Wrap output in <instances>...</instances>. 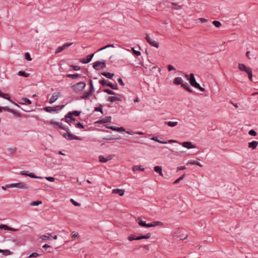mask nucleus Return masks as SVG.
<instances>
[{
	"label": "nucleus",
	"instance_id": "obj_1",
	"mask_svg": "<svg viewBox=\"0 0 258 258\" xmlns=\"http://www.w3.org/2000/svg\"><path fill=\"white\" fill-rule=\"evenodd\" d=\"M58 127L59 128L66 131L67 133H65L63 135V137H64L68 140H81L79 137L76 136L73 134H72L68 127H66V126H63L61 123H60Z\"/></svg>",
	"mask_w": 258,
	"mask_h": 258
},
{
	"label": "nucleus",
	"instance_id": "obj_2",
	"mask_svg": "<svg viewBox=\"0 0 258 258\" xmlns=\"http://www.w3.org/2000/svg\"><path fill=\"white\" fill-rule=\"evenodd\" d=\"M86 86V84L85 82H80L73 85L72 87L75 92L79 93L84 89Z\"/></svg>",
	"mask_w": 258,
	"mask_h": 258
},
{
	"label": "nucleus",
	"instance_id": "obj_3",
	"mask_svg": "<svg viewBox=\"0 0 258 258\" xmlns=\"http://www.w3.org/2000/svg\"><path fill=\"white\" fill-rule=\"evenodd\" d=\"M238 69L241 71H244L247 73L248 78L250 81L252 80V70L250 68L247 67L244 64L239 63Z\"/></svg>",
	"mask_w": 258,
	"mask_h": 258
},
{
	"label": "nucleus",
	"instance_id": "obj_4",
	"mask_svg": "<svg viewBox=\"0 0 258 258\" xmlns=\"http://www.w3.org/2000/svg\"><path fill=\"white\" fill-rule=\"evenodd\" d=\"M152 140L155 141L156 142L163 144H166L168 143H178L176 140H169L167 141H165L162 138L159 137V136H157L156 137H153L150 139Z\"/></svg>",
	"mask_w": 258,
	"mask_h": 258
},
{
	"label": "nucleus",
	"instance_id": "obj_5",
	"mask_svg": "<svg viewBox=\"0 0 258 258\" xmlns=\"http://www.w3.org/2000/svg\"><path fill=\"white\" fill-rule=\"evenodd\" d=\"M7 188H14L16 187L20 189H27L28 186L24 182H18L15 183L8 184L6 185Z\"/></svg>",
	"mask_w": 258,
	"mask_h": 258
},
{
	"label": "nucleus",
	"instance_id": "obj_6",
	"mask_svg": "<svg viewBox=\"0 0 258 258\" xmlns=\"http://www.w3.org/2000/svg\"><path fill=\"white\" fill-rule=\"evenodd\" d=\"M64 107V105H56L54 107L47 106L44 108V110L47 112H52V111L57 112L62 109Z\"/></svg>",
	"mask_w": 258,
	"mask_h": 258
},
{
	"label": "nucleus",
	"instance_id": "obj_7",
	"mask_svg": "<svg viewBox=\"0 0 258 258\" xmlns=\"http://www.w3.org/2000/svg\"><path fill=\"white\" fill-rule=\"evenodd\" d=\"M93 68L97 71L103 69L106 67L105 63L104 61H96L93 63Z\"/></svg>",
	"mask_w": 258,
	"mask_h": 258
},
{
	"label": "nucleus",
	"instance_id": "obj_8",
	"mask_svg": "<svg viewBox=\"0 0 258 258\" xmlns=\"http://www.w3.org/2000/svg\"><path fill=\"white\" fill-rule=\"evenodd\" d=\"M168 4L171 5V6H169V5H167V7L169 8H171L172 10H179L182 8L183 5H178V4L176 3L173 2H170L168 3Z\"/></svg>",
	"mask_w": 258,
	"mask_h": 258
},
{
	"label": "nucleus",
	"instance_id": "obj_9",
	"mask_svg": "<svg viewBox=\"0 0 258 258\" xmlns=\"http://www.w3.org/2000/svg\"><path fill=\"white\" fill-rule=\"evenodd\" d=\"M145 38H146L147 41L148 42V43L150 45H151L152 46H154L157 48L159 47V44L158 42L155 40H152L148 34H146V36Z\"/></svg>",
	"mask_w": 258,
	"mask_h": 258
},
{
	"label": "nucleus",
	"instance_id": "obj_10",
	"mask_svg": "<svg viewBox=\"0 0 258 258\" xmlns=\"http://www.w3.org/2000/svg\"><path fill=\"white\" fill-rule=\"evenodd\" d=\"M189 81L190 84L194 87L197 88L199 87V84L196 82V79L194 74H190L189 75Z\"/></svg>",
	"mask_w": 258,
	"mask_h": 258
},
{
	"label": "nucleus",
	"instance_id": "obj_11",
	"mask_svg": "<svg viewBox=\"0 0 258 258\" xmlns=\"http://www.w3.org/2000/svg\"><path fill=\"white\" fill-rule=\"evenodd\" d=\"M114 155H109L106 157H104L103 155H99L98 157L99 162L101 163H106L107 161L111 160L113 159Z\"/></svg>",
	"mask_w": 258,
	"mask_h": 258
},
{
	"label": "nucleus",
	"instance_id": "obj_12",
	"mask_svg": "<svg viewBox=\"0 0 258 258\" xmlns=\"http://www.w3.org/2000/svg\"><path fill=\"white\" fill-rule=\"evenodd\" d=\"M73 44L72 42L71 43H66L63 44L62 46L58 47L55 52V54H57L61 51H62L64 49L67 48V47L71 46Z\"/></svg>",
	"mask_w": 258,
	"mask_h": 258
},
{
	"label": "nucleus",
	"instance_id": "obj_13",
	"mask_svg": "<svg viewBox=\"0 0 258 258\" xmlns=\"http://www.w3.org/2000/svg\"><path fill=\"white\" fill-rule=\"evenodd\" d=\"M19 174L20 175H26L31 178H38V179L43 178V177H42L41 176H38L35 175L33 173H28L27 171H20Z\"/></svg>",
	"mask_w": 258,
	"mask_h": 258
},
{
	"label": "nucleus",
	"instance_id": "obj_14",
	"mask_svg": "<svg viewBox=\"0 0 258 258\" xmlns=\"http://www.w3.org/2000/svg\"><path fill=\"white\" fill-rule=\"evenodd\" d=\"M117 96H109L107 99V101L112 103L116 101H121L122 99L120 97V96H121V95L119 94H117Z\"/></svg>",
	"mask_w": 258,
	"mask_h": 258
},
{
	"label": "nucleus",
	"instance_id": "obj_15",
	"mask_svg": "<svg viewBox=\"0 0 258 258\" xmlns=\"http://www.w3.org/2000/svg\"><path fill=\"white\" fill-rule=\"evenodd\" d=\"M60 92H55L53 93L52 96L50 98L49 100V103L50 104H52L54 103L60 96Z\"/></svg>",
	"mask_w": 258,
	"mask_h": 258
},
{
	"label": "nucleus",
	"instance_id": "obj_16",
	"mask_svg": "<svg viewBox=\"0 0 258 258\" xmlns=\"http://www.w3.org/2000/svg\"><path fill=\"white\" fill-rule=\"evenodd\" d=\"M99 83L102 85V86H108L110 87L112 86V84L107 80H105L104 78L99 80Z\"/></svg>",
	"mask_w": 258,
	"mask_h": 258
},
{
	"label": "nucleus",
	"instance_id": "obj_17",
	"mask_svg": "<svg viewBox=\"0 0 258 258\" xmlns=\"http://www.w3.org/2000/svg\"><path fill=\"white\" fill-rule=\"evenodd\" d=\"M105 126L106 128L111 129L113 131H118V132H124L125 131V128L123 127H116V126H109L108 125H106Z\"/></svg>",
	"mask_w": 258,
	"mask_h": 258
},
{
	"label": "nucleus",
	"instance_id": "obj_18",
	"mask_svg": "<svg viewBox=\"0 0 258 258\" xmlns=\"http://www.w3.org/2000/svg\"><path fill=\"white\" fill-rule=\"evenodd\" d=\"M111 117L106 116L101 119H100L98 120L96 122L98 123H108V122H111Z\"/></svg>",
	"mask_w": 258,
	"mask_h": 258
},
{
	"label": "nucleus",
	"instance_id": "obj_19",
	"mask_svg": "<svg viewBox=\"0 0 258 258\" xmlns=\"http://www.w3.org/2000/svg\"><path fill=\"white\" fill-rule=\"evenodd\" d=\"M139 225L142 227H149V223L146 224V221H143L140 218L137 219Z\"/></svg>",
	"mask_w": 258,
	"mask_h": 258
},
{
	"label": "nucleus",
	"instance_id": "obj_20",
	"mask_svg": "<svg viewBox=\"0 0 258 258\" xmlns=\"http://www.w3.org/2000/svg\"><path fill=\"white\" fill-rule=\"evenodd\" d=\"M101 75L108 79H111L114 76V74L108 72H102Z\"/></svg>",
	"mask_w": 258,
	"mask_h": 258
},
{
	"label": "nucleus",
	"instance_id": "obj_21",
	"mask_svg": "<svg viewBox=\"0 0 258 258\" xmlns=\"http://www.w3.org/2000/svg\"><path fill=\"white\" fill-rule=\"evenodd\" d=\"M92 93V92L90 91V90H88L86 92H85L82 95L80 96L81 99H88V97L91 95V94Z\"/></svg>",
	"mask_w": 258,
	"mask_h": 258
},
{
	"label": "nucleus",
	"instance_id": "obj_22",
	"mask_svg": "<svg viewBox=\"0 0 258 258\" xmlns=\"http://www.w3.org/2000/svg\"><path fill=\"white\" fill-rule=\"evenodd\" d=\"M1 97H3V98H4L5 99H6L9 100L10 101H11V102H12L13 103H14L16 105L18 106L17 103H16L15 102H14L11 99V97H10V95L8 94H4V93H2V95L1 96Z\"/></svg>",
	"mask_w": 258,
	"mask_h": 258
},
{
	"label": "nucleus",
	"instance_id": "obj_23",
	"mask_svg": "<svg viewBox=\"0 0 258 258\" xmlns=\"http://www.w3.org/2000/svg\"><path fill=\"white\" fill-rule=\"evenodd\" d=\"M52 237V234L48 233L46 235H43L40 236V239L44 241L49 240Z\"/></svg>",
	"mask_w": 258,
	"mask_h": 258
},
{
	"label": "nucleus",
	"instance_id": "obj_24",
	"mask_svg": "<svg viewBox=\"0 0 258 258\" xmlns=\"http://www.w3.org/2000/svg\"><path fill=\"white\" fill-rule=\"evenodd\" d=\"M112 193L118 194L119 196H122L124 195V190L121 189L115 188L112 190Z\"/></svg>",
	"mask_w": 258,
	"mask_h": 258
},
{
	"label": "nucleus",
	"instance_id": "obj_25",
	"mask_svg": "<svg viewBox=\"0 0 258 258\" xmlns=\"http://www.w3.org/2000/svg\"><path fill=\"white\" fill-rule=\"evenodd\" d=\"M183 81L181 77H176L173 80V83L175 85H181Z\"/></svg>",
	"mask_w": 258,
	"mask_h": 258
},
{
	"label": "nucleus",
	"instance_id": "obj_26",
	"mask_svg": "<svg viewBox=\"0 0 258 258\" xmlns=\"http://www.w3.org/2000/svg\"><path fill=\"white\" fill-rule=\"evenodd\" d=\"M22 102H20L19 104L21 105H24V104H31L32 103V102L30 100L27 98H23L21 100Z\"/></svg>",
	"mask_w": 258,
	"mask_h": 258
},
{
	"label": "nucleus",
	"instance_id": "obj_27",
	"mask_svg": "<svg viewBox=\"0 0 258 258\" xmlns=\"http://www.w3.org/2000/svg\"><path fill=\"white\" fill-rule=\"evenodd\" d=\"M163 223L160 221H154L152 223H149V227H155L157 226H162Z\"/></svg>",
	"mask_w": 258,
	"mask_h": 258
},
{
	"label": "nucleus",
	"instance_id": "obj_28",
	"mask_svg": "<svg viewBox=\"0 0 258 258\" xmlns=\"http://www.w3.org/2000/svg\"><path fill=\"white\" fill-rule=\"evenodd\" d=\"M66 77L68 78H72L73 79H75L78 78H80L81 75L78 74H69L67 75Z\"/></svg>",
	"mask_w": 258,
	"mask_h": 258
},
{
	"label": "nucleus",
	"instance_id": "obj_29",
	"mask_svg": "<svg viewBox=\"0 0 258 258\" xmlns=\"http://www.w3.org/2000/svg\"><path fill=\"white\" fill-rule=\"evenodd\" d=\"M154 171L159 173V175H162V167L161 166H155L154 168Z\"/></svg>",
	"mask_w": 258,
	"mask_h": 258
},
{
	"label": "nucleus",
	"instance_id": "obj_30",
	"mask_svg": "<svg viewBox=\"0 0 258 258\" xmlns=\"http://www.w3.org/2000/svg\"><path fill=\"white\" fill-rule=\"evenodd\" d=\"M91 60L89 58V57L88 56V55L86 57H84L80 59V61L82 63H88L89 62H90Z\"/></svg>",
	"mask_w": 258,
	"mask_h": 258
},
{
	"label": "nucleus",
	"instance_id": "obj_31",
	"mask_svg": "<svg viewBox=\"0 0 258 258\" xmlns=\"http://www.w3.org/2000/svg\"><path fill=\"white\" fill-rule=\"evenodd\" d=\"M165 123L170 127H174L178 124V122L177 121H165Z\"/></svg>",
	"mask_w": 258,
	"mask_h": 258
},
{
	"label": "nucleus",
	"instance_id": "obj_32",
	"mask_svg": "<svg viewBox=\"0 0 258 258\" xmlns=\"http://www.w3.org/2000/svg\"><path fill=\"white\" fill-rule=\"evenodd\" d=\"M16 148H15V146H13L7 149L8 154L10 155L14 154L16 151Z\"/></svg>",
	"mask_w": 258,
	"mask_h": 258
},
{
	"label": "nucleus",
	"instance_id": "obj_33",
	"mask_svg": "<svg viewBox=\"0 0 258 258\" xmlns=\"http://www.w3.org/2000/svg\"><path fill=\"white\" fill-rule=\"evenodd\" d=\"M18 75L20 76H23L25 78H27L29 76V74L26 73L23 71H20L18 73Z\"/></svg>",
	"mask_w": 258,
	"mask_h": 258
},
{
	"label": "nucleus",
	"instance_id": "obj_34",
	"mask_svg": "<svg viewBox=\"0 0 258 258\" xmlns=\"http://www.w3.org/2000/svg\"><path fill=\"white\" fill-rule=\"evenodd\" d=\"M151 236V233H147V234L145 235H142V236H137V239H138V240H141V239H148Z\"/></svg>",
	"mask_w": 258,
	"mask_h": 258
},
{
	"label": "nucleus",
	"instance_id": "obj_35",
	"mask_svg": "<svg viewBox=\"0 0 258 258\" xmlns=\"http://www.w3.org/2000/svg\"><path fill=\"white\" fill-rule=\"evenodd\" d=\"M103 92L107 93L109 95H116V94L114 91L109 89H104L103 90Z\"/></svg>",
	"mask_w": 258,
	"mask_h": 258
},
{
	"label": "nucleus",
	"instance_id": "obj_36",
	"mask_svg": "<svg viewBox=\"0 0 258 258\" xmlns=\"http://www.w3.org/2000/svg\"><path fill=\"white\" fill-rule=\"evenodd\" d=\"M133 170L134 171H138V170L144 171V168H141V166L137 165V166H135L133 167Z\"/></svg>",
	"mask_w": 258,
	"mask_h": 258
},
{
	"label": "nucleus",
	"instance_id": "obj_37",
	"mask_svg": "<svg viewBox=\"0 0 258 258\" xmlns=\"http://www.w3.org/2000/svg\"><path fill=\"white\" fill-rule=\"evenodd\" d=\"M94 111L100 112L102 114H103L102 110V105L100 104L98 107H95Z\"/></svg>",
	"mask_w": 258,
	"mask_h": 258
},
{
	"label": "nucleus",
	"instance_id": "obj_38",
	"mask_svg": "<svg viewBox=\"0 0 258 258\" xmlns=\"http://www.w3.org/2000/svg\"><path fill=\"white\" fill-rule=\"evenodd\" d=\"M188 163L190 164H192V165H198L200 167H202V165L200 162H199L197 161H195V160L191 161H189L188 162Z\"/></svg>",
	"mask_w": 258,
	"mask_h": 258
},
{
	"label": "nucleus",
	"instance_id": "obj_39",
	"mask_svg": "<svg viewBox=\"0 0 258 258\" xmlns=\"http://www.w3.org/2000/svg\"><path fill=\"white\" fill-rule=\"evenodd\" d=\"M72 114L71 113V112H69L66 115H65V121L66 122L69 123V120L67 119L68 118H70L71 117H72Z\"/></svg>",
	"mask_w": 258,
	"mask_h": 258
},
{
	"label": "nucleus",
	"instance_id": "obj_40",
	"mask_svg": "<svg viewBox=\"0 0 258 258\" xmlns=\"http://www.w3.org/2000/svg\"><path fill=\"white\" fill-rule=\"evenodd\" d=\"M212 23L217 28H219L221 26V22L218 21H213Z\"/></svg>",
	"mask_w": 258,
	"mask_h": 258
},
{
	"label": "nucleus",
	"instance_id": "obj_41",
	"mask_svg": "<svg viewBox=\"0 0 258 258\" xmlns=\"http://www.w3.org/2000/svg\"><path fill=\"white\" fill-rule=\"evenodd\" d=\"M0 252H3V254L5 255H8L11 254V251L8 249H7V250L0 249Z\"/></svg>",
	"mask_w": 258,
	"mask_h": 258
},
{
	"label": "nucleus",
	"instance_id": "obj_42",
	"mask_svg": "<svg viewBox=\"0 0 258 258\" xmlns=\"http://www.w3.org/2000/svg\"><path fill=\"white\" fill-rule=\"evenodd\" d=\"M184 176H185V174H184L182 175H181V176H180L178 178H177L174 181L173 183L177 184L178 183H179L181 180H182L184 178Z\"/></svg>",
	"mask_w": 258,
	"mask_h": 258
},
{
	"label": "nucleus",
	"instance_id": "obj_43",
	"mask_svg": "<svg viewBox=\"0 0 258 258\" xmlns=\"http://www.w3.org/2000/svg\"><path fill=\"white\" fill-rule=\"evenodd\" d=\"M71 113H72V115H75L76 116H78L81 113V111H78V110H74L73 111H71Z\"/></svg>",
	"mask_w": 258,
	"mask_h": 258
},
{
	"label": "nucleus",
	"instance_id": "obj_44",
	"mask_svg": "<svg viewBox=\"0 0 258 258\" xmlns=\"http://www.w3.org/2000/svg\"><path fill=\"white\" fill-rule=\"evenodd\" d=\"M89 84H90V89L89 90H90L91 92L94 91V87L93 86V82L91 80H90L89 81Z\"/></svg>",
	"mask_w": 258,
	"mask_h": 258
},
{
	"label": "nucleus",
	"instance_id": "obj_45",
	"mask_svg": "<svg viewBox=\"0 0 258 258\" xmlns=\"http://www.w3.org/2000/svg\"><path fill=\"white\" fill-rule=\"evenodd\" d=\"M42 204V201H33L31 203V206H38Z\"/></svg>",
	"mask_w": 258,
	"mask_h": 258
},
{
	"label": "nucleus",
	"instance_id": "obj_46",
	"mask_svg": "<svg viewBox=\"0 0 258 258\" xmlns=\"http://www.w3.org/2000/svg\"><path fill=\"white\" fill-rule=\"evenodd\" d=\"M25 59L28 61H30L32 60L30 54L28 52L25 53Z\"/></svg>",
	"mask_w": 258,
	"mask_h": 258
},
{
	"label": "nucleus",
	"instance_id": "obj_47",
	"mask_svg": "<svg viewBox=\"0 0 258 258\" xmlns=\"http://www.w3.org/2000/svg\"><path fill=\"white\" fill-rule=\"evenodd\" d=\"M75 126L76 127H78L79 128H85V126L82 123H81L80 122L77 123L75 124Z\"/></svg>",
	"mask_w": 258,
	"mask_h": 258
},
{
	"label": "nucleus",
	"instance_id": "obj_48",
	"mask_svg": "<svg viewBox=\"0 0 258 258\" xmlns=\"http://www.w3.org/2000/svg\"><path fill=\"white\" fill-rule=\"evenodd\" d=\"M137 238V236L136 237L134 235H131L128 237V240L130 241H133V240H138V239Z\"/></svg>",
	"mask_w": 258,
	"mask_h": 258
},
{
	"label": "nucleus",
	"instance_id": "obj_49",
	"mask_svg": "<svg viewBox=\"0 0 258 258\" xmlns=\"http://www.w3.org/2000/svg\"><path fill=\"white\" fill-rule=\"evenodd\" d=\"M70 201L71 202V203L75 206H80L81 205V204L77 202L76 201H75L74 199H71Z\"/></svg>",
	"mask_w": 258,
	"mask_h": 258
},
{
	"label": "nucleus",
	"instance_id": "obj_50",
	"mask_svg": "<svg viewBox=\"0 0 258 258\" xmlns=\"http://www.w3.org/2000/svg\"><path fill=\"white\" fill-rule=\"evenodd\" d=\"M132 49L133 50V52H134V54L137 56H139L141 55V53L140 51H138V50H135L134 49V48H132Z\"/></svg>",
	"mask_w": 258,
	"mask_h": 258
},
{
	"label": "nucleus",
	"instance_id": "obj_51",
	"mask_svg": "<svg viewBox=\"0 0 258 258\" xmlns=\"http://www.w3.org/2000/svg\"><path fill=\"white\" fill-rule=\"evenodd\" d=\"M9 227V226H7L6 225L1 224L0 225V229H5L6 230H8Z\"/></svg>",
	"mask_w": 258,
	"mask_h": 258
},
{
	"label": "nucleus",
	"instance_id": "obj_52",
	"mask_svg": "<svg viewBox=\"0 0 258 258\" xmlns=\"http://www.w3.org/2000/svg\"><path fill=\"white\" fill-rule=\"evenodd\" d=\"M248 134L250 136H255L256 135V132L253 130H251L249 131Z\"/></svg>",
	"mask_w": 258,
	"mask_h": 258
},
{
	"label": "nucleus",
	"instance_id": "obj_53",
	"mask_svg": "<svg viewBox=\"0 0 258 258\" xmlns=\"http://www.w3.org/2000/svg\"><path fill=\"white\" fill-rule=\"evenodd\" d=\"M39 256V254L37 252H33L29 256V257H37Z\"/></svg>",
	"mask_w": 258,
	"mask_h": 258
},
{
	"label": "nucleus",
	"instance_id": "obj_54",
	"mask_svg": "<svg viewBox=\"0 0 258 258\" xmlns=\"http://www.w3.org/2000/svg\"><path fill=\"white\" fill-rule=\"evenodd\" d=\"M60 123L57 122V121H54L53 120H50V124L51 125H57V126H58L59 124Z\"/></svg>",
	"mask_w": 258,
	"mask_h": 258
},
{
	"label": "nucleus",
	"instance_id": "obj_55",
	"mask_svg": "<svg viewBox=\"0 0 258 258\" xmlns=\"http://www.w3.org/2000/svg\"><path fill=\"white\" fill-rule=\"evenodd\" d=\"M45 178L49 181L53 182L55 180V178L51 176L46 177Z\"/></svg>",
	"mask_w": 258,
	"mask_h": 258
},
{
	"label": "nucleus",
	"instance_id": "obj_56",
	"mask_svg": "<svg viewBox=\"0 0 258 258\" xmlns=\"http://www.w3.org/2000/svg\"><path fill=\"white\" fill-rule=\"evenodd\" d=\"M10 112L13 113V114L16 115L17 116H20V113L13 109H11V111H10Z\"/></svg>",
	"mask_w": 258,
	"mask_h": 258
},
{
	"label": "nucleus",
	"instance_id": "obj_57",
	"mask_svg": "<svg viewBox=\"0 0 258 258\" xmlns=\"http://www.w3.org/2000/svg\"><path fill=\"white\" fill-rule=\"evenodd\" d=\"M181 86L186 90V88H187L189 86V85L187 83H186V82L183 83V82L182 83V84L181 85Z\"/></svg>",
	"mask_w": 258,
	"mask_h": 258
},
{
	"label": "nucleus",
	"instance_id": "obj_58",
	"mask_svg": "<svg viewBox=\"0 0 258 258\" xmlns=\"http://www.w3.org/2000/svg\"><path fill=\"white\" fill-rule=\"evenodd\" d=\"M71 67L75 71H79V70H80L81 69V68L79 66H74V65H73V66H72Z\"/></svg>",
	"mask_w": 258,
	"mask_h": 258
},
{
	"label": "nucleus",
	"instance_id": "obj_59",
	"mask_svg": "<svg viewBox=\"0 0 258 258\" xmlns=\"http://www.w3.org/2000/svg\"><path fill=\"white\" fill-rule=\"evenodd\" d=\"M167 68H168V70L169 71H173V70H175V69L174 68V67H173L172 66L170 65V64H169L167 66Z\"/></svg>",
	"mask_w": 258,
	"mask_h": 258
},
{
	"label": "nucleus",
	"instance_id": "obj_60",
	"mask_svg": "<svg viewBox=\"0 0 258 258\" xmlns=\"http://www.w3.org/2000/svg\"><path fill=\"white\" fill-rule=\"evenodd\" d=\"M117 82L119 83V84L121 86H124V83H123L121 78H119L117 79Z\"/></svg>",
	"mask_w": 258,
	"mask_h": 258
},
{
	"label": "nucleus",
	"instance_id": "obj_61",
	"mask_svg": "<svg viewBox=\"0 0 258 258\" xmlns=\"http://www.w3.org/2000/svg\"><path fill=\"white\" fill-rule=\"evenodd\" d=\"M79 236V234L78 233H76L74 232H73L72 233V236L73 238H76L77 237H78Z\"/></svg>",
	"mask_w": 258,
	"mask_h": 258
},
{
	"label": "nucleus",
	"instance_id": "obj_62",
	"mask_svg": "<svg viewBox=\"0 0 258 258\" xmlns=\"http://www.w3.org/2000/svg\"><path fill=\"white\" fill-rule=\"evenodd\" d=\"M2 110H4L5 111H8V112H10V111H11V109L9 108L7 106H5V107H2Z\"/></svg>",
	"mask_w": 258,
	"mask_h": 258
},
{
	"label": "nucleus",
	"instance_id": "obj_63",
	"mask_svg": "<svg viewBox=\"0 0 258 258\" xmlns=\"http://www.w3.org/2000/svg\"><path fill=\"white\" fill-rule=\"evenodd\" d=\"M258 142L256 141H252L251 142L248 143V145H257Z\"/></svg>",
	"mask_w": 258,
	"mask_h": 258
},
{
	"label": "nucleus",
	"instance_id": "obj_64",
	"mask_svg": "<svg viewBox=\"0 0 258 258\" xmlns=\"http://www.w3.org/2000/svg\"><path fill=\"white\" fill-rule=\"evenodd\" d=\"M110 88L113 89V90H118V86L116 84L115 85H113L112 84V86H111Z\"/></svg>",
	"mask_w": 258,
	"mask_h": 258
}]
</instances>
